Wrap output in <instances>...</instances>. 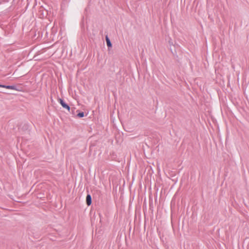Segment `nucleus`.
Returning a JSON list of instances; mask_svg holds the SVG:
<instances>
[{
	"label": "nucleus",
	"instance_id": "nucleus-7",
	"mask_svg": "<svg viewBox=\"0 0 249 249\" xmlns=\"http://www.w3.org/2000/svg\"><path fill=\"white\" fill-rule=\"evenodd\" d=\"M5 85H2L0 84V88H4Z\"/></svg>",
	"mask_w": 249,
	"mask_h": 249
},
{
	"label": "nucleus",
	"instance_id": "nucleus-4",
	"mask_svg": "<svg viewBox=\"0 0 249 249\" xmlns=\"http://www.w3.org/2000/svg\"><path fill=\"white\" fill-rule=\"evenodd\" d=\"M4 88L10 89L18 90L17 86L14 85H5Z\"/></svg>",
	"mask_w": 249,
	"mask_h": 249
},
{
	"label": "nucleus",
	"instance_id": "nucleus-3",
	"mask_svg": "<svg viewBox=\"0 0 249 249\" xmlns=\"http://www.w3.org/2000/svg\"><path fill=\"white\" fill-rule=\"evenodd\" d=\"M106 41L107 42V47L108 48H111L112 47V43H111L110 40L107 35L106 36Z\"/></svg>",
	"mask_w": 249,
	"mask_h": 249
},
{
	"label": "nucleus",
	"instance_id": "nucleus-6",
	"mask_svg": "<svg viewBox=\"0 0 249 249\" xmlns=\"http://www.w3.org/2000/svg\"><path fill=\"white\" fill-rule=\"evenodd\" d=\"M70 0H63V3H62V4H65V2L66 3H68L69 1H70Z\"/></svg>",
	"mask_w": 249,
	"mask_h": 249
},
{
	"label": "nucleus",
	"instance_id": "nucleus-1",
	"mask_svg": "<svg viewBox=\"0 0 249 249\" xmlns=\"http://www.w3.org/2000/svg\"><path fill=\"white\" fill-rule=\"evenodd\" d=\"M59 102L63 108L67 109L69 111H70V107L65 102L63 99L59 98Z\"/></svg>",
	"mask_w": 249,
	"mask_h": 249
},
{
	"label": "nucleus",
	"instance_id": "nucleus-2",
	"mask_svg": "<svg viewBox=\"0 0 249 249\" xmlns=\"http://www.w3.org/2000/svg\"><path fill=\"white\" fill-rule=\"evenodd\" d=\"M92 203L91 196L89 194H88L86 196V203L88 206H90Z\"/></svg>",
	"mask_w": 249,
	"mask_h": 249
},
{
	"label": "nucleus",
	"instance_id": "nucleus-5",
	"mask_svg": "<svg viewBox=\"0 0 249 249\" xmlns=\"http://www.w3.org/2000/svg\"><path fill=\"white\" fill-rule=\"evenodd\" d=\"M77 111H79V112L77 114V116L79 118H83L84 117V112L82 111H79V110H77Z\"/></svg>",
	"mask_w": 249,
	"mask_h": 249
},
{
	"label": "nucleus",
	"instance_id": "nucleus-8",
	"mask_svg": "<svg viewBox=\"0 0 249 249\" xmlns=\"http://www.w3.org/2000/svg\"><path fill=\"white\" fill-rule=\"evenodd\" d=\"M0 92H2V93H3L4 92H3V91H0Z\"/></svg>",
	"mask_w": 249,
	"mask_h": 249
}]
</instances>
